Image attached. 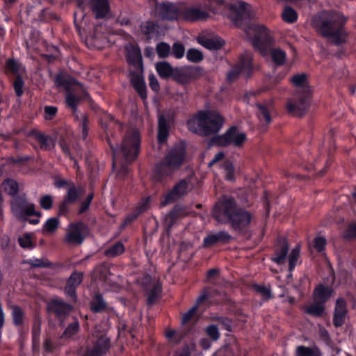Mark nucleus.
Returning <instances> with one entry per match:
<instances>
[{
    "instance_id": "obj_1",
    "label": "nucleus",
    "mask_w": 356,
    "mask_h": 356,
    "mask_svg": "<svg viewBox=\"0 0 356 356\" xmlns=\"http://www.w3.org/2000/svg\"><path fill=\"white\" fill-rule=\"evenodd\" d=\"M213 216L218 222L229 225L239 233L246 230L252 219L251 213L241 207L236 199L229 195H222L216 203Z\"/></svg>"
},
{
    "instance_id": "obj_2",
    "label": "nucleus",
    "mask_w": 356,
    "mask_h": 356,
    "mask_svg": "<svg viewBox=\"0 0 356 356\" xmlns=\"http://www.w3.org/2000/svg\"><path fill=\"white\" fill-rule=\"evenodd\" d=\"M346 22L347 17L339 12L323 11L312 18V25L319 35L339 47L347 42Z\"/></svg>"
},
{
    "instance_id": "obj_3",
    "label": "nucleus",
    "mask_w": 356,
    "mask_h": 356,
    "mask_svg": "<svg viewBox=\"0 0 356 356\" xmlns=\"http://www.w3.org/2000/svg\"><path fill=\"white\" fill-rule=\"evenodd\" d=\"M117 122L118 121H115L114 117L108 113H105L100 118L99 122L102 129L104 130V138L110 147L113 160L119 150V147L118 143L114 144L112 143L109 132L111 126ZM140 136L138 131H128L125 134L122 140L120 152L128 163H131L137 159L140 152Z\"/></svg>"
},
{
    "instance_id": "obj_4",
    "label": "nucleus",
    "mask_w": 356,
    "mask_h": 356,
    "mask_svg": "<svg viewBox=\"0 0 356 356\" xmlns=\"http://www.w3.org/2000/svg\"><path fill=\"white\" fill-rule=\"evenodd\" d=\"M225 123L224 117L217 111L208 109L197 111L186 121L191 132L201 136H210L218 134Z\"/></svg>"
},
{
    "instance_id": "obj_5",
    "label": "nucleus",
    "mask_w": 356,
    "mask_h": 356,
    "mask_svg": "<svg viewBox=\"0 0 356 356\" xmlns=\"http://www.w3.org/2000/svg\"><path fill=\"white\" fill-rule=\"evenodd\" d=\"M186 156L184 145H174L165 155L157 162L152 169V179L156 183H163L170 178L183 165Z\"/></svg>"
},
{
    "instance_id": "obj_6",
    "label": "nucleus",
    "mask_w": 356,
    "mask_h": 356,
    "mask_svg": "<svg viewBox=\"0 0 356 356\" xmlns=\"http://www.w3.org/2000/svg\"><path fill=\"white\" fill-rule=\"evenodd\" d=\"M307 79V74L305 73L296 74L291 78V83L300 88L286 104L287 112L291 115L302 116L309 108L311 93Z\"/></svg>"
},
{
    "instance_id": "obj_7",
    "label": "nucleus",
    "mask_w": 356,
    "mask_h": 356,
    "mask_svg": "<svg viewBox=\"0 0 356 356\" xmlns=\"http://www.w3.org/2000/svg\"><path fill=\"white\" fill-rule=\"evenodd\" d=\"M247 140V136L241 132L236 126H232L221 135H216L211 139L213 143L217 146L226 147L233 145L241 148Z\"/></svg>"
},
{
    "instance_id": "obj_8",
    "label": "nucleus",
    "mask_w": 356,
    "mask_h": 356,
    "mask_svg": "<svg viewBox=\"0 0 356 356\" xmlns=\"http://www.w3.org/2000/svg\"><path fill=\"white\" fill-rule=\"evenodd\" d=\"M11 209L16 218L22 221H26L29 216H41L40 211H36L35 204L29 202L26 195H19L15 196L11 202Z\"/></svg>"
},
{
    "instance_id": "obj_9",
    "label": "nucleus",
    "mask_w": 356,
    "mask_h": 356,
    "mask_svg": "<svg viewBox=\"0 0 356 356\" xmlns=\"http://www.w3.org/2000/svg\"><path fill=\"white\" fill-rule=\"evenodd\" d=\"M252 72V56L250 53H244L240 55L238 62L227 72L226 79L227 82L231 83L236 81L241 74H243L247 78H250Z\"/></svg>"
},
{
    "instance_id": "obj_10",
    "label": "nucleus",
    "mask_w": 356,
    "mask_h": 356,
    "mask_svg": "<svg viewBox=\"0 0 356 356\" xmlns=\"http://www.w3.org/2000/svg\"><path fill=\"white\" fill-rule=\"evenodd\" d=\"M204 70L198 65H188L184 67H175L172 78L178 83L188 84L193 80H197L204 75Z\"/></svg>"
},
{
    "instance_id": "obj_11",
    "label": "nucleus",
    "mask_w": 356,
    "mask_h": 356,
    "mask_svg": "<svg viewBox=\"0 0 356 356\" xmlns=\"http://www.w3.org/2000/svg\"><path fill=\"white\" fill-rule=\"evenodd\" d=\"M180 9L172 2H156L152 13L155 17L173 22L180 20Z\"/></svg>"
},
{
    "instance_id": "obj_12",
    "label": "nucleus",
    "mask_w": 356,
    "mask_h": 356,
    "mask_svg": "<svg viewBox=\"0 0 356 356\" xmlns=\"http://www.w3.org/2000/svg\"><path fill=\"white\" fill-rule=\"evenodd\" d=\"M253 31L254 36L252 39V45L261 54H265L268 47L273 42L269 30L264 25L256 24L253 26Z\"/></svg>"
},
{
    "instance_id": "obj_13",
    "label": "nucleus",
    "mask_w": 356,
    "mask_h": 356,
    "mask_svg": "<svg viewBox=\"0 0 356 356\" xmlns=\"http://www.w3.org/2000/svg\"><path fill=\"white\" fill-rule=\"evenodd\" d=\"M78 84L80 86L82 85L79 83ZM91 99V97L88 92L81 87L79 92L78 94L74 93L73 91L68 90L66 92L65 102L66 106L70 108L73 114V115H76V118L79 119V114L77 113L78 106L81 101H90Z\"/></svg>"
},
{
    "instance_id": "obj_14",
    "label": "nucleus",
    "mask_w": 356,
    "mask_h": 356,
    "mask_svg": "<svg viewBox=\"0 0 356 356\" xmlns=\"http://www.w3.org/2000/svg\"><path fill=\"white\" fill-rule=\"evenodd\" d=\"M72 310V306L70 304L58 298H52L47 303V312L54 314L58 319L62 320L60 326L63 319L68 316Z\"/></svg>"
},
{
    "instance_id": "obj_15",
    "label": "nucleus",
    "mask_w": 356,
    "mask_h": 356,
    "mask_svg": "<svg viewBox=\"0 0 356 356\" xmlns=\"http://www.w3.org/2000/svg\"><path fill=\"white\" fill-rule=\"evenodd\" d=\"M248 4L239 1L238 4H230L229 6V17L237 26H241L245 24L247 19H250V15L247 7Z\"/></svg>"
},
{
    "instance_id": "obj_16",
    "label": "nucleus",
    "mask_w": 356,
    "mask_h": 356,
    "mask_svg": "<svg viewBox=\"0 0 356 356\" xmlns=\"http://www.w3.org/2000/svg\"><path fill=\"white\" fill-rule=\"evenodd\" d=\"M209 16L207 10L198 6H185L180 9V20L186 22L205 21Z\"/></svg>"
},
{
    "instance_id": "obj_17",
    "label": "nucleus",
    "mask_w": 356,
    "mask_h": 356,
    "mask_svg": "<svg viewBox=\"0 0 356 356\" xmlns=\"http://www.w3.org/2000/svg\"><path fill=\"white\" fill-rule=\"evenodd\" d=\"M188 188V182L186 179H181L178 181L172 188L164 195V199L161 201V206L174 203L175 201L186 195Z\"/></svg>"
},
{
    "instance_id": "obj_18",
    "label": "nucleus",
    "mask_w": 356,
    "mask_h": 356,
    "mask_svg": "<svg viewBox=\"0 0 356 356\" xmlns=\"http://www.w3.org/2000/svg\"><path fill=\"white\" fill-rule=\"evenodd\" d=\"M289 250V245L287 239L282 236L277 237L274 245V254L270 257V260L279 266L283 265L286 261Z\"/></svg>"
},
{
    "instance_id": "obj_19",
    "label": "nucleus",
    "mask_w": 356,
    "mask_h": 356,
    "mask_svg": "<svg viewBox=\"0 0 356 356\" xmlns=\"http://www.w3.org/2000/svg\"><path fill=\"white\" fill-rule=\"evenodd\" d=\"M143 72L139 70L129 72L130 83L140 97L145 101L147 97V87L143 75Z\"/></svg>"
},
{
    "instance_id": "obj_20",
    "label": "nucleus",
    "mask_w": 356,
    "mask_h": 356,
    "mask_svg": "<svg viewBox=\"0 0 356 356\" xmlns=\"http://www.w3.org/2000/svg\"><path fill=\"white\" fill-rule=\"evenodd\" d=\"M232 239V236L226 231L222 230L207 234L203 239L202 248H209L218 243L227 244Z\"/></svg>"
},
{
    "instance_id": "obj_21",
    "label": "nucleus",
    "mask_w": 356,
    "mask_h": 356,
    "mask_svg": "<svg viewBox=\"0 0 356 356\" xmlns=\"http://www.w3.org/2000/svg\"><path fill=\"white\" fill-rule=\"evenodd\" d=\"M170 116L163 113L158 114L157 141L163 145L168 140L170 130Z\"/></svg>"
},
{
    "instance_id": "obj_22",
    "label": "nucleus",
    "mask_w": 356,
    "mask_h": 356,
    "mask_svg": "<svg viewBox=\"0 0 356 356\" xmlns=\"http://www.w3.org/2000/svg\"><path fill=\"white\" fill-rule=\"evenodd\" d=\"M88 6L97 19H104L111 10L109 0H89Z\"/></svg>"
},
{
    "instance_id": "obj_23",
    "label": "nucleus",
    "mask_w": 356,
    "mask_h": 356,
    "mask_svg": "<svg viewBox=\"0 0 356 356\" xmlns=\"http://www.w3.org/2000/svg\"><path fill=\"white\" fill-rule=\"evenodd\" d=\"M126 60L135 70L143 72V58L140 48L138 46L131 45L126 48Z\"/></svg>"
},
{
    "instance_id": "obj_24",
    "label": "nucleus",
    "mask_w": 356,
    "mask_h": 356,
    "mask_svg": "<svg viewBox=\"0 0 356 356\" xmlns=\"http://www.w3.org/2000/svg\"><path fill=\"white\" fill-rule=\"evenodd\" d=\"M86 229V225L82 222L72 224L71 229L66 236V241L71 244H81L84 241L82 232Z\"/></svg>"
},
{
    "instance_id": "obj_25",
    "label": "nucleus",
    "mask_w": 356,
    "mask_h": 356,
    "mask_svg": "<svg viewBox=\"0 0 356 356\" xmlns=\"http://www.w3.org/2000/svg\"><path fill=\"white\" fill-rule=\"evenodd\" d=\"M347 312L346 300L342 298H337L332 318L333 325L335 327H340L344 324Z\"/></svg>"
},
{
    "instance_id": "obj_26",
    "label": "nucleus",
    "mask_w": 356,
    "mask_h": 356,
    "mask_svg": "<svg viewBox=\"0 0 356 356\" xmlns=\"http://www.w3.org/2000/svg\"><path fill=\"white\" fill-rule=\"evenodd\" d=\"M332 292L333 290L331 287L321 283L318 284L313 291L314 300L325 305L330 298Z\"/></svg>"
},
{
    "instance_id": "obj_27",
    "label": "nucleus",
    "mask_w": 356,
    "mask_h": 356,
    "mask_svg": "<svg viewBox=\"0 0 356 356\" xmlns=\"http://www.w3.org/2000/svg\"><path fill=\"white\" fill-rule=\"evenodd\" d=\"M197 42L204 48L209 50H219L225 44V41L220 37L208 38L206 36H199Z\"/></svg>"
},
{
    "instance_id": "obj_28",
    "label": "nucleus",
    "mask_w": 356,
    "mask_h": 356,
    "mask_svg": "<svg viewBox=\"0 0 356 356\" xmlns=\"http://www.w3.org/2000/svg\"><path fill=\"white\" fill-rule=\"evenodd\" d=\"M90 310L95 314L102 313L107 309L108 305L100 293H96L90 304Z\"/></svg>"
},
{
    "instance_id": "obj_29",
    "label": "nucleus",
    "mask_w": 356,
    "mask_h": 356,
    "mask_svg": "<svg viewBox=\"0 0 356 356\" xmlns=\"http://www.w3.org/2000/svg\"><path fill=\"white\" fill-rule=\"evenodd\" d=\"M92 345L102 356H104L111 348V340L106 335L102 334L92 341Z\"/></svg>"
},
{
    "instance_id": "obj_30",
    "label": "nucleus",
    "mask_w": 356,
    "mask_h": 356,
    "mask_svg": "<svg viewBox=\"0 0 356 356\" xmlns=\"http://www.w3.org/2000/svg\"><path fill=\"white\" fill-rule=\"evenodd\" d=\"M156 71L161 79H169L171 77L175 67L168 62H159L155 65Z\"/></svg>"
},
{
    "instance_id": "obj_31",
    "label": "nucleus",
    "mask_w": 356,
    "mask_h": 356,
    "mask_svg": "<svg viewBox=\"0 0 356 356\" xmlns=\"http://www.w3.org/2000/svg\"><path fill=\"white\" fill-rule=\"evenodd\" d=\"M325 310L324 304L319 303L316 300L305 308V313L314 317H321Z\"/></svg>"
},
{
    "instance_id": "obj_32",
    "label": "nucleus",
    "mask_w": 356,
    "mask_h": 356,
    "mask_svg": "<svg viewBox=\"0 0 356 356\" xmlns=\"http://www.w3.org/2000/svg\"><path fill=\"white\" fill-rule=\"evenodd\" d=\"M295 356H322L320 349L317 346L308 347L298 346L295 351Z\"/></svg>"
},
{
    "instance_id": "obj_33",
    "label": "nucleus",
    "mask_w": 356,
    "mask_h": 356,
    "mask_svg": "<svg viewBox=\"0 0 356 356\" xmlns=\"http://www.w3.org/2000/svg\"><path fill=\"white\" fill-rule=\"evenodd\" d=\"M158 25L153 21H145L140 25V32L147 36V39H152L157 31Z\"/></svg>"
},
{
    "instance_id": "obj_34",
    "label": "nucleus",
    "mask_w": 356,
    "mask_h": 356,
    "mask_svg": "<svg viewBox=\"0 0 356 356\" xmlns=\"http://www.w3.org/2000/svg\"><path fill=\"white\" fill-rule=\"evenodd\" d=\"M1 187L4 192L14 197L17 196L19 191L18 183L12 178L6 179L1 184Z\"/></svg>"
},
{
    "instance_id": "obj_35",
    "label": "nucleus",
    "mask_w": 356,
    "mask_h": 356,
    "mask_svg": "<svg viewBox=\"0 0 356 356\" xmlns=\"http://www.w3.org/2000/svg\"><path fill=\"white\" fill-rule=\"evenodd\" d=\"M162 291L161 284L159 282L154 284L152 289H148L147 304L148 305H153L156 301L160 298Z\"/></svg>"
},
{
    "instance_id": "obj_36",
    "label": "nucleus",
    "mask_w": 356,
    "mask_h": 356,
    "mask_svg": "<svg viewBox=\"0 0 356 356\" xmlns=\"http://www.w3.org/2000/svg\"><path fill=\"white\" fill-rule=\"evenodd\" d=\"M80 325L77 318H74L72 323H70L67 327L65 329L61 334L60 338L62 339H68L72 338L74 336L77 334L79 332Z\"/></svg>"
},
{
    "instance_id": "obj_37",
    "label": "nucleus",
    "mask_w": 356,
    "mask_h": 356,
    "mask_svg": "<svg viewBox=\"0 0 356 356\" xmlns=\"http://www.w3.org/2000/svg\"><path fill=\"white\" fill-rule=\"evenodd\" d=\"M11 316L15 326L20 327L24 324V312L19 305L11 306Z\"/></svg>"
},
{
    "instance_id": "obj_38",
    "label": "nucleus",
    "mask_w": 356,
    "mask_h": 356,
    "mask_svg": "<svg viewBox=\"0 0 356 356\" xmlns=\"http://www.w3.org/2000/svg\"><path fill=\"white\" fill-rule=\"evenodd\" d=\"M124 250L123 243L121 241H117L105 250L104 254L107 257L113 258L124 253Z\"/></svg>"
},
{
    "instance_id": "obj_39",
    "label": "nucleus",
    "mask_w": 356,
    "mask_h": 356,
    "mask_svg": "<svg viewBox=\"0 0 356 356\" xmlns=\"http://www.w3.org/2000/svg\"><path fill=\"white\" fill-rule=\"evenodd\" d=\"M35 138L40 143V147L42 150L49 151L54 147V145L51 144V138L48 135L37 132L35 134Z\"/></svg>"
},
{
    "instance_id": "obj_40",
    "label": "nucleus",
    "mask_w": 356,
    "mask_h": 356,
    "mask_svg": "<svg viewBox=\"0 0 356 356\" xmlns=\"http://www.w3.org/2000/svg\"><path fill=\"white\" fill-rule=\"evenodd\" d=\"M82 191L79 187H76L74 183H70L67 193L64 195V197L74 204L79 200L81 196Z\"/></svg>"
},
{
    "instance_id": "obj_41",
    "label": "nucleus",
    "mask_w": 356,
    "mask_h": 356,
    "mask_svg": "<svg viewBox=\"0 0 356 356\" xmlns=\"http://www.w3.org/2000/svg\"><path fill=\"white\" fill-rule=\"evenodd\" d=\"M186 58L191 63H200L204 60V56L202 51L196 48H190L186 51Z\"/></svg>"
},
{
    "instance_id": "obj_42",
    "label": "nucleus",
    "mask_w": 356,
    "mask_h": 356,
    "mask_svg": "<svg viewBox=\"0 0 356 356\" xmlns=\"http://www.w3.org/2000/svg\"><path fill=\"white\" fill-rule=\"evenodd\" d=\"M300 247L299 245H296L295 248L292 249L289 255V268L288 270L289 273H292L296 266L298 263V260L300 258Z\"/></svg>"
},
{
    "instance_id": "obj_43",
    "label": "nucleus",
    "mask_w": 356,
    "mask_h": 356,
    "mask_svg": "<svg viewBox=\"0 0 356 356\" xmlns=\"http://www.w3.org/2000/svg\"><path fill=\"white\" fill-rule=\"evenodd\" d=\"M24 264L29 265L31 268H47L51 266V261L47 258L38 259L32 257L24 261Z\"/></svg>"
},
{
    "instance_id": "obj_44",
    "label": "nucleus",
    "mask_w": 356,
    "mask_h": 356,
    "mask_svg": "<svg viewBox=\"0 0 356 356\" xmlns=\"http://www.w3.org/2000/svg\"><path fill=\"white\" fill-rule=\"evenodd\" d=\"M282 19L289 24H293L298 19L297 12L291 6H285L282 14Z\"/></svg>"
},
{
    "instance_id": "obj_45",
    "label": "nucleus",
    "mask_w": 356,
    "mask_h": 356,
    "mask_svg": "<svg viewBox=\"0 0 356 356\" xmlns=\"http://www.w3.org/2000/svg\"><path fill=\"white\" fill-rule=\"evenodd\" d=\"M197 312V305H193L188 311L183 314L181 320V325L185 326L191 322H193V325H194L195 322L197 321V319H195Z\"/></svg>"
},
{
    "instance_id": "obj_46",
    "label": "nucleus",
    "mask_w": 356,
    "mask_h": 356,
    "mask_svg": "<svg viewBox=\"0 0 356 356\" xmlns=\"http://www.w3.org/2000/svg\"><path fill=\"white\" fill-rule=\"evenodd\" d=\"M273 62L277 66L283 65L286 61V55L284 51L280 49H274L270 53Z\"/></svg>"
},
{
    "instance_id": "obj_47",
    "label": "nucleus",
    "mask_w": 356,
    "mask_h": 356,
    "mask_svg": "<svg viewBox=\"0 0 356 356\" xmlns=\"http://www.w3.org/2000/svg\"><path fill=\"white\" fill-rule=\"evenodd\" d=\"M183 211L182 207L181 205H175L172 209L168 213L166 216V221H168L169 228L172 227L175 223L177 218Z\"/></svg>"
},
{
    "instance_id": "obj_48",
    "label": "nucleus",
    "mask_w": 356,
    "mask_h": 356,
    "mask_svg": "<svg viewBox=\"0 0 356 356\" xmlns=\"http://www.w3.org/2000/svg\"><path fill=\"white\" fill-rule=\"evenodd\" d=\"M41 325L42 321L40 317L35 318L31 329L32 341L33 343H36L40 341V334H41Z\"/></svg>"
},
{
    "instance_id": "obj_49",
    "label": "nucleus",
    "mask_w": 356,
    "mask_h": 356,
    "mask_svg": "<svg viewBox=\"0 0 356 356\" xmlns=\"http://www.w3.org/2000/svg\"><path fill=\"white\" fill-rule=\"evenodd\" d=\"M75 120L79 122V127L81 129V135L83 140H86L88 135L89 130V119L86 114L79 115V119L74 115Z\"/></svg>"
},
{
    "instance_id": "obj_50",
    "label": "nucleus",
    "mask_w": 356,
    "mask_h": 356,
    "mask_svg": "<svg viewBox=\"0 0 356 356\" xmlns=\"http://www.w3.org/2000/svg\"><path fill=\"white\" fill-rule=\"evenodd\" d=\"M257 106L259 109L258 117L260 120H264L267 124L271 122V115L269 111V105L257 104Z\"/></svg>"
},
{
    "instance_id": "obj_51",
    "label": "nucleus",
    "mask_w": 356,
    "mask_h": 356,
    "mask_svg": "<svg viewBox=\"0 0 356 356\" xmlns=\"http://www.w3.org/2000/svg\"><path fill=\"white\" fill-rule=\"evenodd\" d=\"M171 54L177 59H181L185 54V47L180 42H175L170 48Z\"/></svg>"
},
{
    "instance_id": "obj_52",
    "label": "nucleus",
    "mask_w": 356,
    "mask_h": 356,
    "mask_svg": "<svg viewBox=\"0 0 356 356\" xmlns=\"http://www.w3.org/2000/svg\"><path fill=\"white\" fill-rule=\"evenodd\" d=\"M83 279V273L74 270L67 280V284L77 289Z\"/></svg>"
},
{
    "instance_id": "obj_53",
    "label": "nucleus",
    "mask_w": 356,
    "mask_h": 356,
    "mask_svg": "<svg viewBox=\"0 0 356 356\" xmlns=\"http://www.w3.org/2000/svg\"><path fill=\"white\" fill-rule=\"evenodd\" d=\"M73 204L63 197V200L58 204L57 214L58 216H67L70 212V206Z\"/></svg>"
},
{
    "instance_id": "obj_54",
    "label": "nucleus",
    "mask_w": 356,
    "mask_h": 356,
    "mask_svg": "<svg viewBox=\"0 0 356 356\" xmlns=\"http://www.w3.org/2000/svg\"><path fill=\"white\" fill-rule=\"evenodd\" d=\"M22 65L15 58H8L6 62V69L7 71L17 76L19 74Z\"/></svg>"
},
{
    "instance_id": "obj_55",
    "label": "nucleus",
    "mask_w": 356,
    "mask_h": 356,
    "mask_svg": "<svg viewBox=\"0 0 356 356\" xmlns=\"http://www.w3.org/2000/svg\"><path fill=\"white\" fill-rule=\"evenodd\" d=\"M156 53L159 58H167L170 54V46L165 42H161L156 44Z\"/></svg>"
},
{
    "instance_id": "obj_56",
    "label": "nucleus",
    "mask_w": 356,
    "mask_h": 356,
    "mask_svg": "<svg viewBox=\"0 0 356 356\" xmlns=\"http://www.w3.org/2000/svg\"><path fill=\"white\" fill-rule=\"evenodd\" d=\"M223 169L225 171V179L229 181L235 180V168L232 161H226L223 165Z\"/></svg>"
},
{
    "instance_id": "obj_57",
    "label": "nucleus",
    "mask_w": 356,
    "mask_h": 356,
    "mask_svg": "<svg viewBox=\"0 0 356 356\" xmlns=\"http://www.w3.org/2000/svg\"><path fill=\"white\" fill-rule=\"evenodd\" d=\"M205 333L213 341H218L220 337V334L217 325L213 324L209 325L206 327Z\"/></svg>"
},
{
    "instance_id": "obj_58",
    "label": "nucleus",
    "mask_w": 356,
    "mask_h": 356,
    "mask_svg": "<svg viewBox=\"0 0 356 356\" xmlns=\"http://www.w3.org/2000/svg\"><path fill=\"white\" fill-rule=\"evenodd\" d=\"M252 289L257 293H260L265 300H269L273 298L271 290L259 284H253Z\"/></svg>"
},
{
    "instance_id": "obj_59",
    "label": "nucleus",
    "mask_w": 356,
    "mask_h": 356,
    "mask_svg": "<svg viewBox=\"0 0 356 356\" xmlns=\"http://www.w3.org/2000/svg\"><path fill=\"white\" fill-rule=\"evenodd\" d=\"M59 220L53 217L49 218L43 225V229L49 233L54 232L58 227Z\"/></svg>"
},
{
    "instance_id": "obj_60",
    "label": "nucleus",
    "mask_w": 356,
    "mask_h": 356,
    "mask_svg": "<svg viewBox=\"0 0 356 356\" xmlns=\"http://www.w3.org/2000/svg\"><path fill=\"white\" fill-rule=\"evenodd\" d=\"M24 82L20 74H17L13 82V88L17 97H20L24 92Z\"/></svg>"
},
{
    "instance_id": "obj_61",
    "label": "nucleus",
    "mask_w": 356,
    "mask_h": 356,
    "mask_svg": "<svg viewBox=\"0 0 356 356\" xmlns=\"http://www.w3.org/2000/svg\"><path fill=\"white\" fill-rule=\"evenodd\" d=\"M40 207L46 211L51 209L54 203L53 196L49 194L41 196L40 201Z\"/></svg>"
},
{
    "instance_id": "obj_62",
    "label": "nucleus",
    "mask_w": 356,
    "mask_h": 356,
    "mask_svg": "<svg viewBox=\"0 0 356 356\" xmlns=\"http://www.w3.org/2000/svg\"><path fill=\"white\" fill-rule=\"evenodd\" d=\"M54 83L58 88L63 87L67 91L70 90V81L63 74L59 73L56 74Z\"/></svg>"
},
{
    "instance_id": "obj_63",
    "label": "nucleus",
    "mask_w": 356,
    "mask_h": 356,
    "mask_svg": "<svg viewBox=\"0 0 356 356\" xmlns=\"http://www.w3.org/2000/svg\"><path fill=\"white\" fill-rule=\"evenodd\" d=\"M150 197H147L143 198L134 209V210L140 216L145 212L149 207Z\"/></svg>"
},
{
    "instance_id": "obj_64",
    "label": "nucleus",
    "mask_w": 356,
    "mask_h": 356,
    "mask_svg": "<svg viewBox=\"0 0 356 356\" xmlns=\"http://www.w3.org/2000/svg\"><path fill=\"white\" fill-rule=\"evenodd\" d=\"M213 321H217L222 325V327L228 332L232 331V321L226 316H215Z\"/></svg>"
}]
</instances>
